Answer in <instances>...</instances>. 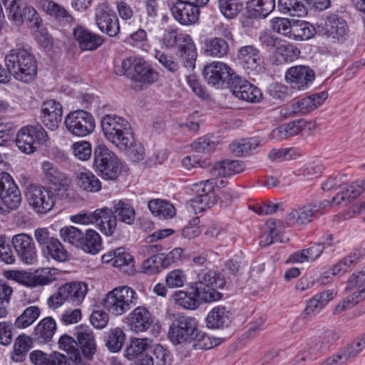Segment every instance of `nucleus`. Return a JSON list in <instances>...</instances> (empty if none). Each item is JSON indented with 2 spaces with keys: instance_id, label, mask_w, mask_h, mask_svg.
<instances>
[{
  "instance_id": "nucleus-1",
  "label": "nucleus",
  "mask_w": 365,
  "mask_h": 365,
  "mask_svg": "<svg viewBox=\"0 0 365 365\" xmlns=\"http://www.w3.org/2000/svg\"><path fill=\"white\" fill-rule=\"evenodd\" d=\"M4 63L9 81L12 76L19 81L29 83L37 75L36 58L30 50L25 48L16 47L11 49L4 56Z\"/></svg>"
},
{
  "instance_id": "nucleus-2",
  "label": "nucleus",
  "mask_w": 365,
  "mask_h": 365,
  "mask_svg": "<svg viewBox=\"0 0 365 365\" xmlns=\"http://www.w3.org/2000/svg\"><path fill=\"white\" fill-rule=\"evenodd\" d=\"M74 337L65 334L58 340L59 348L63 351L78 352L91 361L96 353L97 345L95 335L88 326L80 325L73 330Z\"/></svg>"
},
{
  "instance_id": "nucleus-3",
  "label": "nucleus",
  "mask_w": 365,
  "mask_h": 365,
  "mask_svg": "<svg viewBox=\"0 0 365 365\" xmlns=\"http://www.w3.org/2000/svg\"><path fill=\"white\" fill-rule=\"evenodd\" d=\"M93 167L106 180H115L122 173V164L116 154L103 144L94 149Z\"/></svg>"
},
{
  "instance_id": "nucleus-4",
  "label": "nucleus",
  "mask_w": 365,
  "mask_h": 365,
  "mask_svg": "<svg viewBox=\"0 0 365 365\" xmlns=\"http://www.w3.org/2000/svg\"><path fill=\"white\" fill-rule=\"evenodd\" d=\"M162 42L166 48H171L177 46L184 66L190 68H195L197 53L190 35L178 33L175 29H168L164 32Z\"/></svg>"
},
{
  "instance_id": "nucleus-5",
  "label": "nucleus",
  "mask_w": 365,
  "mask_h": 365,
  "mask_svg": "<svg viewBox=\"0 0 365 365\" xmlns=\"http://www.w3.org/2000/svg\"><path fill=\"white\" fill-rule=\"evenodd\" d=\"M168 337L174 345L192 343L193 335L197 331L198 322L191 316L182 313L173 314L170 318Z\"/></svg>"
},
{
  "instance_id": "nucleus-6",
  "label": "nucleus",
  "mask_w": 365,
  "mask_h": 365,
  "mask_svg": "<svg viewBox=\"0 0 365 365\" xmlns=\"http://www.w3.org/2000/svg\"><path fill=\"white\" fill-rule=\"evenodd\" d=\"M138 295L134 289L122 286L114 288L103 299L102 304L105 309L115 316L129 311L138 302Z\"/></svg>"
},
{
  "instance_id": "nucleus-7",
  "label": "nucleus",
  "mask_w": 365,
  "mask_h": 365,
  "mask_svg": "<svg viewBox=\"0 0 365 365\" xmlns=\"http://www.w3.org/2000/svg\"><path fill=\"white\" fill-rule=\"evenodd\" d=\"M48 140V135L41 124L23 126L16 133V145L26 154H32Z\"/></svg>"
},
{
  "instance_id": "nucleus-8",
  "label": "nucleus",
  "mask_w": 365,
  "mask_h": 365,
  "mask_svg": "<svg viewBox=\"0 0 365 365\" xmlns=\"http://www.w3.org/2000/svg\"><path fill=\"white\" fill-rule=\"evenodd\" d=\"M210 0H176L170 11L174 19L181 25L191 26L199 21L200 9Z\"/></svg>"
},
{
  "instance_id": "nucleus-9",
  "label": "nucleus",
  "mask_w": 365,
  "mask_h": 365,
  "mask_svg": "<svg viewBox=\"0 0 365 365\" xmlns=\"http://www.w3.org/2000/svg\"><path fill=\"white\" fill-rule=\"evenodd\" d=\"M27 201L35 212L46 214L51 211L56 202V196L51 189L42 185H30L26 193Z\"/></svg>"
},
{
  "instance_id": "nucleus-10",
  "label": "nucleus",
  "mask_w": 365,
  "mask_h": 365,
  "mask_svg": "<svg viewBox=\"0 0 365 365\" xmlns=\"http://www.w3.org/2000/svg\"><path fill=\"white\" fill-rule=\"evenodd\" d=\"M319 31L333 42L343 43L349 38V29L346 21L336 14L327 15L318 24Z\"/></svg>"
},
{
  "instance_id": "nucleus-11",
  "label": "nucleus",
  "mask_w": 365,
  "mask_h": 365,
  "mask_svg": "<svg viewBox=\"0 0 365 365\" xmlns=\"http://www.w3.org/2000/svg\"><path fill=\"white\" fill-rule=\"evenodd\" d=\"M64 123L68 131L77 137H86L92 133L96 128L93 116L84 110L69 113L65 118Z\"/></svg>"
},
{
  "instance_id": "nucleus-12",
  "label": "nucleus",
  "mask_w": 365,
  "mask_h": 365,
  "mask_svg": "<svg viewBox=\"0 0 365 365\" xmlns=\"http://www.w3.org/2000/svg\"><path fill=\"white\" fill-rule=\"evenodd\" d=\"M235 73L230 66L220 61L207 64L202 70L205 81L217 89L227 88Z\"/></svg>"
},
{
  "instance_id": "nucleus-13",
  "label": "nucleus",
  "mask_w": 365,
  "mask_h": 365,
  "mask_svg": "<svg viewBox=\"0 0 365 365\" xmlns=\"http://www.w3.org/2000/svg\"><path fill=\"white\" fill-rule=\"evenodd\" d=\"M0 199L9 210L17 209L21 202V192L12 177L6 172L1 174Z\"/></svg>"
},
{
  "instance_id": "nucleus-14",
  "label": "nucleus",
  "mask_w": 365,
  "mask_h": 365,
  "mask_svg": "<svg viewBox=\"0 0 365 365\" xmlns=\"http://www.w3.org/2000/svg\"><path fill=\"white\" fill-rule=\"evenodd\" d=\"M95 19L98 29L110 37L116 36L120 32L118 19L115 11L107 4L97 6Z\"/></svg>"
},
{
  "instance_id": "nucleus-15",
  "label": "nucleus",
  "mask_w": 365,
  "mask_h": 365,
  "mask_svg": "<svg viewBox=\"0 0 365 365\" xmlns=\"http://www.w3.org/2000/svg\"><path fill=\"white\" fill-rule=\"evenodd\" d=\"M192 191L193 192L194 197L190 200L199 211H204L207 208L211 207L216 202V195L214 192V182L212 180L194 184Z\"/></svg>"
},
{
  "instance_id": "nucleus-16",
  "label": "nucleus",
  "mask_w": 365,
  "mask_h": 365,
  "mask_svg": "<svg viewBox=\"0 0 365 365\" xmlns=\"http://www.w3.org/2000/svg\"><path fill=\"white\" fill-rule=\"evenodd\" d=\"M315 78L314 71L307 66H295L287 69L285 80L293 88L304 90Z\"/></svg>"
},
{
  "instance_id": "nucleus-17",
  "label": "nucleus",
  "mask_w": 365,
  "mask_h": 365,
  "mask_svg": "<svg viewBox=\"0 0 365 365\" xmlns=\"http://www.w3.org/2000/svg\"><path fill=\"white\" fill-rule=\"evenodd\" d=\"M62 114V106L55 100H47L41 105L40 118L41 123L49 130H54L58 128Z\"/></svg>"
},
{
  "instance_id": "nucleus-18",
  "label": "nucleus",
  "mask_w": 365,
  "mask_h": 365,
  "mask_svg": "<svg viewBox=\"0 0 365 365\" xmlns=\"http://www.w3.org/2000/svg\"><path fill=\"white\" fill-rule=\"evenodd\" d=\"M13 246L24 263L34 264L37 259L34 242L27 234L16 235L12 238Z\"/></svg>"
},
{
  "instance_id": "nucleus-19",
  "label": "nucleus",
  "mask_w": 365,
  "mask_h": 365,
  "mask_svg": "<svg viewBox=\"0 0 365 365\" xmlns=\"http://www.w3.org/2000/svg\"><path fill=\"white\" fill-rule=\"evenodd\" d=\"M154 322V317L143 306L135 308L127 317V323L135 333L146 331Z\"/></svg>"
},
{
  "instance_id": "nucleus-20",
  "label": "nucleus",
  "mask_w": 365,
  "mask_h": 365,
  "mask_svg": "<svg viewBox=\"0 0 365 365\" xmlns=\"http://www.w3.org/2000/svg\"><path fill=\"white\" fill-rule=\"evenodd\" d=\"M237 59L248 73H257L261 69L262 58L259 50L254 46H245L237 51Z\"/></svg>"
},
{
  "instance_id": "nucleus-21",
  "label": "nucleus",
  "mask_w": 365,
  "mask_h": 365,
  "mask_svg": "<svg viewBox=\"0 0 365 365\" xmlns=\"http://www.w3.org/2000/svg\"><path fill=\"white\" fill-rule=\"evenodd\" d=\"M73 35L82 51H96L104 42L101 36L82 26L75 27L73 29Z\"/></svg>"
},
{
  "instance_id": "nucleus-22",
  "label": "nucleus",
  "mask_w": 365,
  "mask_h": 365,
  "mask_svg": "<svg viewBox=\"0 0 365 365\" xmlns=\"http://www.w3.org/2000/svg\"><path fill=\"white\" fill-rule=\"evenodd\" d=\"M76 185L81 190L88 192H96L101 190L100 180L91 170L81 168L74 174Z\"/></svg>"
},
{
  "instance_id": "nucleus-23",
  "label": "nucleus",
  "mask_w": 365,
  "mask_h": 365,
  "mask_svg": "<svg viewBox=\"0 0 365 365\" xmlns=\"http://www.w3.org/2000/svg\"><path fill=\"white\" fill-rule=\"evenodd\" d=\"M245 169L243 161L239 160H223L216 162L210 170L214 177H230L242 173Z\"/></svg>"
},
{
  "instance_id": "nucleus-24",
  "label": "nucleus",
  "mask_w": 365,
  "mask_h": 365,
  "mask_svg": "<svg viewBox=\"0 0 365 365\" xmlns=\"http://www.w3.org/2000/svg\"><path fill=\"white\" fill-rule=\"evenodd\" d=\"M327 97L324 91L313 93L292 103V110L294 113L307 114L321 106Z\"/></svg>"
},
{
  "instance_id": "nucleus-25",
  "label": "nucleus",
  "mask_w": 365,
  "mask_h": 365,
  "mask_svg": "<svg viewBox=\"0 0 365 365\" xmlns=\"http://www.w3.org/2000/svg\"><path fill=\"white\" fill-rule=\"evenodd\" d=\"M94 214L96 218L95 224L97 225L101 232L106 236H112L117 227V219L113 210L108 207H103L97 209L96 213Z\"/></svg>"
},
{
  "instance_id": "nucleus-26",
  "label": "nucleus",
  "mask_w": 365,
  "mask_h": 365,
  "mask_svg": "<svg viewBox=\"0 0 365 365\" xmlns=\"http://www.w3.org/2000/svg\"><path fill=\"white\" fill-rule=\"evenodd\" d=\"M131 78L136 82L151 84L158 79V73L144 59L138 58Z\"/></svg>"
},
{
  "instance_id": "nucleus-27",
  "label": "nucleus",
  "mask_w": 365,
  "mask_h": 365,
  "mask_svg": "<svg viewBox=\"0 0 365 365\" xmlns=\"http://www.w3.org/2000/svg\"><path fill=\"white\" fill-rule=\"evenodd\" d=\"M41 8L49 16L54 18L59 24L65 25L73 21V18L61 5L51 0H38Z\"/></svg>"
},
{
  "instance_id": "nucleus-28",
  "label": "nucleus",
  "mask_w": 365,
  "mask_h": 365,
  "mask_svg": "<svg viewBox=\"0 0 365 365\" xmlns=\"http://www.w3.org/2000/svg\"><path fill=\"white\" fill-rule=\"evenodd\" d=\"M101 128L106 138L109 140L130 124L127 120L117 115H106L101 119Z\"/></svg>"
},
{
  "instance_id": "nucleus-29",
  "label": "nucleus",
  "mask_w": 365,
  "mask_h": 365,
  "mask_svg": "<svg viewBox=\"0 0 365 365\" xmlns=\"http://www.w3.org/2000/svg\"><path fill=\"white\" fill-rule=\"evenodd\" d=\"M230 311L224 306L214 307L206 317V324L210 329L227 327L231 322Z\"/></svg>"
},
{
  "instance_id": "nucleus-30",
  "label": "nucleus",
  "mask_w": 365,
  "mask_h": 365,
  "mask_svg": "<svg viewBox=\"0 0 365 365\" xmlns=\"http://www.w3.org/2000/svg\"><path fill=\"white\" fill-rule=\"evenodd\" d=\"M300 53L299 49L292 44L279 43L270 60L272 64L278 66L293 62L299 57Z\"/></svg>"
},
{
  "instance_id": "nucleus-31",
  "label": "nucleus",
  "mask_w": 365,
  "mask_h": 365,
  "mask_svg": "<svg viewBox=\"0 0 365 365\" xmlns=\"http://www.w3.org/2000/svg\"><path fill=\"white\" fill-rule=\"evenodd\" d=\"M60 288L66 301L73 306H78L82 303L88 291L87 284L83 282L67 283Z\"/></svg>"
},
{
  "instance_id": "nucleus-32",
  "label": "nucleus",
  "mask_w": 365,
  "mask_h": 365,
  "mask_svg": "<svg viewBox=\"0 0 365 365\" xmlns=\"http://www.w3.org/2000/svg\"><path fill=\"white\" fill-rule=\"evenodd\" d=\"M318 215L312 206L307 204L298 210L291 211L287 216V223L290 225H304L312 222Z\"/></svg>"
},
{
  "instance_id": "nucleus-33",
  "label": "nucleus",
  "mask_w": 365,
  "mask_h": 365,
  "mask_svg": "<svg viewBox=\"0 0 365 365\" xmlns=\"http://www.w3.org/2000/svg\"><path fill=\"white\" fill-rule=\"evenodd\" d=\"M111 209L117 220L127 225H133L135 219V211L127 200H118L112 202Z\"/></svg>"
},
{
  "instance_id": "nucleus-34",
  "label": "nucleus",
  "mask_w": 365,
  "mask_h": 365,
  "mask_svg": "<svg viewBox=\"0 0 365 365\" xmlns=\"http://www.w3.org/2000/svg\"><path fill=\"white\" fill-rule=\"evenodd\" d=\"M148 253H152L153 255L147 259L144 260L142 264V268L145 273L153 274L158 273L163 268L162 255L158 254L163 250V247L160 245H151L145 247Z\"/></svg>"
},
{
  "instance_id": "nucleus-35",
  "label": "nucleus",
  "mask_w": 365,
  "mask_h": 365,
  "mask_svg": "<svg viewBox=\"0 0 365 365\" xmlns=\"http://www.w3.org/2000/svg\"><path fill=\"white\" fill-rule=\"evenodd\" d=\"M190 288L192 289L195 297L205 302H212L221 299L223 294L217 290L219 287H215L214 284L191 283Z\"/></svg>"
},
{
  "instance_id": "nucleus-36",
  "label": "nucleus",
  "mask_w": 365,
  "mask_h": 365,
  "mask_svg": "<svg viewBox=\"0 0 365 365\" xmlns=\"http://www.w3.org/2000/svg\"><path fill=\"white\" fill-rule=\"evenodd\" d=\"M56 330L54 319L47 317L39 322L34 331V337L41 343H46L51 340Z\"/></svg>"
},
{
  "instance_id": "nucleus-37",
  "label": "nucleus",
  "mask_w": 365,
  "mask_h": 365,
  "mask_svg": "<svg viewBox=\"0 0 365 365\" xmlns=\"http://www.w3.org/2000/svg\"><path fill=\"white\" fill-rule=\"evenodd\" d=\"M221 14L228 19L236 18L245 8L249 0H218Z\"/></svg>"
},
{
  "instance_id": "nucleus-38",
  "label": "nucleus",
  "mask_w": 365,
  "mask_h": 365,
  "mask_svg": "<svg viewBox=\"0 0 365 365\" xmlns=\"http://www.w3.org/2000/svg\"><path fill=\"white\" fill-rule=\"evenodd\" d=\"M346 291H354L351 295L359 302L365 299V272L353 273L347 281Z\"/></svg>"
},
{
  "instance_id": "nucleus-39",
  "label": "nucleus",
  "mask_w": 365,
  "mask_h": 365,
  "mask_svg": "<svg viewBox=\"0 0 365 365\" xmlns=\"http://www.w3.org/2000/svg\"><path fill=\"white\" fill-rule=\"evenodd\" d=\"M277 10L282 14L291 16H303L307 14V8L299 0H278Z\"/></svg>"
},
{
  "instance_id": "nucleus-40",
  "label": "nucleus",
  "mask_w": 365,
  "mask_h": 365,
  "mask_svg": "<svg viewBox=\"0 0 365 365\" xmlns=\"http://www.w3.org/2000/svg\"><path fill=\"white\" fill-rule=\"evenodd\" d=\"M275 8L274 0H249L247 9L255 18L267 17Z\"/></svg>"
},
{
  "instance_id": "nucleus-41",
  "label": "nucleus",
  "mask_w": 365,
  "mask_h": 365,
  "mask_svg": "<svg viewBox=\"0 0 365 365\" xmlns=\"http://www.w3.org/2000/svg\"><path fill=\"white\" fill-rule=\"evenodd\" d=\"M230 51L228 41L221 37L211 38L205 42V53L207 56L222 58Z\"/></svg>"
},
{
  "instance_id": "nucleus-42",
  "label": "nucleus",
  "mask_w": 365,
  "mask_h": 365,
  "mask_svg": "<svg viewBox=\"0 0 365 365\" xmlns=\"http://www.w3.org/2000/svg\"><path fill=\"white\" fill-rule=\"evenodd\" d=\"M125 339V334L119 327L111 329L104 334L105 345L110 351L113 353L121 350Z\"/></svg>"
},
{
  "instance_id": "nucleus-43",
  "label": "nucleus",
  "mask_w": 365,
  "mask_h": 365,
  "mask_svg": "<svg viewBox=\"0 0 365 365\" xmlns=\"http://www.w3.org/2000/svg\"><path fill=\"white\" fill-rule=\"evenodd\" d=\"M68 355L58 351L49 354V365H86L81 356L76 351H65Z\"/></svg>"
},
{
  "instance_id": "nucleus-44",
  "label": "nucleus",
  "mask_w": 365,
  "mask_h": 365,
  "mask_svg": "<svg viewBox=\"0 0 365 365\" xmlns=\"http://www.w3.org/2000/svg\"><path fill=\"white\" fill-rule=\"evenodd\" d=\"M42 170L46 179L55 185L68 187L70 181L66 174L61 172L52 163L45 161Z\"/></svg>"
},
{
  "instance_id": "nucleus-45",
  "label": "nucleus",
  "mask_w": 365,
  "mask_h": 365,
  "mask_svg": "<svg viewBox=\"0 0 365 365\" xmlns=\"http://www.w3.org/2000/svg\"><path fill=\"white\" fill-rule=\"evenodd\" d=\"M33 347L32 339L25 334L19 335L14 344L11 359L16 362H23L29 351Z\"/></svg>"
},
{
  "instance_id": "nucleus-46",
  "label": "nucleus",
  "mask_w": 365,
  "mask_h": 365,
  "mask_svg": "<svg viewBox=\"0 0 365 365\" xmlns=\"http://www.w3.org/2000/svg\"><path fill=\"white\" fill-rule=\"evenodd\" d=\"M305 127L306 121L304 119L293 120L274 130L273 135L279 139L287 138L298 135Z\"/></svg>"
},
{
  "instance_id": "nucleus-47",
  "label": "nucleus",
  "mask_w": 365,
  "mask_h": 365,
  "mask_svg": "<svg viewBox=\"0 0 365 365\" xmlns=\"http://www.w3.org/2000/svg\"><path fill=\"white\" fill-rule=\"evenodd\" d=\"M315 28L309 22L302 20H292V32L289 38L297 41L307 40L314 36Z\"/></svg>"
},
{
  "instance_id": "nucleus-48",
  "label": "nucleus",
  "mask_w": 365,
  "mask_h": 365,
  "mask_svg": "<svg viewBox=\"0 0 365 365\" xmlns=\"http://www.w3.org/2000/svg\"><path fill=\"white\" fill-rule=\"evenodd\" d=\"M365 347V333L356 339L351 344L339 349L336 353L344 364L349 360L356 357Z\"/></svg>"
},
{
  "instance_id": "nucleus-49",
  "label": "nucleus",
  "mask_w": 365,
  "mask_h": 365,
  "mask_svg": "<svg viewBox=\"0 0 365 365\" xmlns=\"http://www.w3.org/2000/svg\"><path fill=\"white\" fill-rule=\"evenodd\" d=\"M82 246L78 248L85 252L96 255L101 250V238L99 234L93 230H87L83 234Z\"/></svg>"
},
{
  "instance_id": "nucleus-50",
  "label": "nucleus",
  "mask_w": 365,
  "mask_h": 365,
  "mask_svg": "<svg viewBox=\"0 0 365 365\" xmlns=\"http://www.w3.org/2000/svg\"><path fill=\"white\" fill-rule=\"evenodd\" d=\"M195 282L214 284L215 287L220 289H222L226 284L224 277L220 273L207 267L197 272V280Z\"/></svg>"
},
{
  "instance_id": "nucleus-51",
  "label": "nucleus",
  "mask_w": 365,
  "mask_h": 365,
  "mask_svg": "<svg viewBox=\"0 0 365 365\" xmlns=\"http://www.w3.org/2000/svg\"><path fill=\"white\" fill-rule=\"evenodd\" d=\"M148 206L153 215L165 218L172 217L175 214L174 206L167 201L153 199L148 202Z\"/></svg>"
},
{
  "instance_id": "nucleus-52",
  "label": "nucleus",
  "mask_w": 365,
  "mask_h": 365,
  "mask_svg": "<svg viewBox=\"0 0 365 365\" xmlns=\"http://www.w3.org/2000/svg\"><path fill=\"white\" fill-rule=\"evenodd\" d=\"M150 347L148 339L133 338L125 350V356L129 360L133 359L144 354L143 352L149 351Z\"/></svg>"
},
{
  "instance_id": "nucleus-53",
  "label": "nucleus",
  "mask_w": 365,
  "mask_h": 365,
  "mask_svg": "<svg viewBox=\"0 0 365 365\" xmlns=\"http://www.w3.org/2000/svg\"><path fill=\"white\" fill-rule=\"evenodd\" d=\"M258 145L259 141L257 139L247 138L232 143L230 149L235 155L244 156L251 153Z\"/></svg>"
},
{
  "instance_id": "nucleus-54",
  "label": "nucleus",
  "mask_w": 365,
  "mask_h": 365,
  "mask_svg": "<svg viewBox=\"0 0 365 365\" xmlns=\"http://www.w3.org/2000/svg\"><path fill=\"white\" fill-rule=\"evenodd\" d=\"M47 257H51L58 262H65L68 259V254L61 242L54 238L42 251Z\"/></svg>"
},
{
  "instance_id": "nucleus-55",
  "label": "nucleus",
  "mask_w": 365,
  "mask_h": 365,
  "mask_svg": "<svg viewBox=\"0 0 365 365\" xmlns=\"http://www.w3.org/2000/svg\"><path fill=\"white\" fill-rule=\"evenodd\" d=\"M108 141L115 145L120 150H126L129 147L135 143V138L130 125L127 128H123L115 135L114 139Z\"/></svg>"
},
{
  "instance_id": "nucleus-56",
  "label": "nucleus",
  "mask_w": 365,
  "mask_h": 365,
  "mask_svg": "<svg viewBox=\"0 0 365 365\" xmlns=\"http://www.w3.org/2000/svg\"><path fill=\"white\" fill-rule=\"evenodd\" d=\"M40 309L36 306L27 307L14 322L16 327L24 329L31 325L39 317Z\"/></svg>"
},
{
  "instance_id": "nucleus-57",
  "label": "nucleus",
  "mask_w": 365,
  "mask_h": 365,
  "mask_svg": "<svg viewBox=\"0 0 365 365\" xmlns=\"http://www.w3.org/2000/svg\"><path fill=\"white\" fill-rule=\"evenodd\" d=\"M307 349L296 357V361H304L307 359H316L326 351L324 345H322L321 340L318 338L312 339L307 344Z\"/></svg>"
},
{
  "instance_id": "nucleus-58",
  "label": "nucleus",
  "mask_w": 365,
  "mask_h": 365,
  "mask_svg": "<svg viewBox=\"0 0 365 365\" xmlns=\"http://www.w3.org/2000/svg\"><path fill=\"white\" fill-rule=\"evenodd\" d=\"M192 346L195 349H210L219 344L218 339L212 338L205 332L197 328L192 339Z\"/></svg>"
},
{
  "instance_id": "nucleus-59",
  "label": "nucleus",
  "mask_w": 365,
  "mask_h": 365,
  "mask_svg": "<svg viewBox=\"0 0 365 365\" xmlns=\"http://www.w3.org/2000/svg\"><path fill=\"white\" fill-rule=\"evenodd\" d=\"M6 12H8V18L14 21L16 24L20 25L23 23V12L24 7L21 8L20 0H1Z\"/></svg>"
},
{
  "instance_id": "nucleus-60",
  "label": "nucleus",
  "mask_w": 365,
  "mask_h": 365,
  "mask_svg": "<svg viewBox=\"0 0 365 365\" xmlns=\"http://www.w3.org/2000/svg\"><path fill=\"white\" fill-rule=\"evenodd\" d=\"M361 257V254L356 250L348 256L344 257L331 268V273L334 276H341L347 272L351 265L357 263Z\"/></svg>"
},
{
  "instance_id": "nucleus-61",
  "label": "nucleus",
  "mask_w": 365,
  "mask_h": 365,
  "mask_svg": "<svg viewBox=\"0 0 365 365\" xmlns=\"http://www.w3.org/2000/svg\"><path fill=\"white\" fill-rule=\"evenodd\" d=\"M60 236L64 242H68L78 248L82 246L83 232L78 228L69 226L64 227L60 230Z\"/></svg>"
},
{
  "instance_id": "nucleus-62",
  "label": "nucleus",
  "mask_w": 365,
  "mask_h": 365,
  "mask_svg": "<svg viewBox=\"0 0 365 365\" xmlns=\"http://www.w3.org/2000/svg\"><path fill=\"white\" fill-rule=\"evenodd\" d=\"M364 190L365 179L363 180H357L353 182L351 185H348V187L346 188V190L343 191L341 193L338 194L335 197H334L333 201L335 202L337 200V202H339L338 200L339 198H340L341 200H344L345 199L354 200Z\"/></svg>"
},
{
  "instance_id": "nucleus-63",
  "label": "nucleus",
  "mask_w": 365,
  "mask_h": 365,
  "mask_svg": "<svg viewBox=\"0 0 365 365\" xmlns=\"http://www.w3.org/2000/svg\"><path fill=\"white\" fill-rule=\"evenodd\" d=\"M174 299L177 304L186 309H195L200 303L197 299V297L192 296V293H189L184 291H178L173 295Z\"/></svg>"
},
{
  "instance_id": "nucleus-64",
  "label": "nucleus",
  "mask_w": 365,
  "mask_h": 365,
  "mask_svg": "<svg viewBox=\"0 0 365 365\" xmlns=\"http://www.w3.org/2000/svg\"><path fill=\"white\" fill-rule=\"evenodd\" d=\"M153 356L155 365H170L171 356L170 351L160 344H155L150 347L148 351Z\"/></svg>"
}]
</instances>
